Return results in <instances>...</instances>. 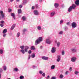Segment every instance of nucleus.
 <instances>
[{
    "instance_id": "nucleus-39",
    "label": "nucleus",
    "mask_w": 79,
    "mask_h": 79,
    "mask_svg": "<svg viewBox=\"0 0 79 79\" xmlns=\"http://www.w3.org/2000/svg\"><path fill=\"white\" fill-rule=\"evenodd\" d=\"M62 55H64V51H62Z\"/></svg>"
},
{
    "instance_id": "nucleus-59",
    "label": "nucleus",
    "mask_w": 79,
    "mask_h": 79,
    "mask_svg": "<svg viewBox=\"0 0 79 79\" xmlns=\"http://www.w3.org/2000/svg\"><path fill=\"white\" fill-rule=\"evenodd\" d=\"M10 1L11 2H12L13 1V0H10Z\"/></svg>"
},
{
    "instance_id": "nucleus-52",
    "label": "nucleus",
    "mask_w": 79,
    "mask_h": 79,
    "mask_svg": "<svg viewBox=\"0 0 79 79\" xmlns=\"http://www.w3.org/2000/svg\"><path fill=\"white\" fill-rule=\"evenodd\" d=\"M38 6H38V4H36L35 5V7L36 8H38Z\"/></svg>"
},
{
    "instance_id": "nucleus-13",
    "label": "nucleus",
    "mask_w": 79,
    "mask_h": 79,
    "mask_svg": "<svg viewBox=\"0 0 79 79\" xmlns=\"http://www.w3.org/2000/svg\"><path fill=\"white\" fill-rule=\"evenodd\" d=\"M11 15V16H12L13 17V18L14 19H16L15 18V13H11L10 14Z\"/></svg>"
},
{
    "instance_id": "nucleus-51",
    "label": "nucleus",
    "mask_w": 79,
    "mask_h": 79,
    "mask_svg": "<svg viewBox=\"0 0 79 79\" xmlns=\"http://www.w3.org/2000/svg\"><path fill=\"white\" fill-rule=\"evenodd\" d=\"M69 71H66L65 72V75H67V74H68V73H69Z\"/></svg>"
},
{
    "instance_id": "nucleus-53",
    "label": "nucleus",
    "mask_w": 79,
    "mask_h": 79,
    "mask_svg": "<svg viewBox=\"0 0 79 79\" xmlns=\"http://www.w3.org/2000/svg\"><path fill=\"white\" fill-rule=\"evenodd\" d=\"M6 34H4L3 35V36L4 37H5V36H6Z\"/></svg>"
},
{
    "instance_id": "nucleus-37",
    "label": "nucleus",
    "mask_w": 79,
    "mask_h": 79,
    "mask_svg": "<svg viewBox=\"0 0 79 79\" xmlns=\"http://www.w3.org/2000/svg\"><path fill=\"white\" fill-rule=\"evenodd\" d=\"M0 26L2 27H3L4 26V24H2V23H0Z\"/></svg>"
},
{
    "instance_id": "nucleus-12",
    "label": "nucleus",
    "mask_w": 79,
    "mask_h": 79,
    "mask_svg": "<svg viewBox=\"0 0 79 79\" xmlns=\"http://www.w3.org/2000/svg\"><path fill=\"white\" fill-rule=\"evenodd\" d=\"M15 26H16V24H13L10 28L11 30H13L15 27Z\"/></svg>"
},
{
    "instance_id": "nucleus-15",
    "label": "nucleus",
    "mask_w": 79,
    "mask_h": 79,
    "mask_svg": "<svg viewBox=\"0 0 79 79\" xmlns=\"http://www.w3.org/2000/svg\"><path fill=\"white\" fill-rule=\"evenodd\" d=\"M29 49V47L28 46H25V52H27V50Z\"/></svg>"
},
{
    "instance_id": "nucleus-41",
    "label": "nucleus",
    "mask_w": 79,
    "mask_h": 79,
    "mask_svg": "<svg viewBox=\"0 0 79 79\" xmlns=\"http://www.w3.org/2000/svg\"><path fill=\"white\" fill-rule=\"evenodd\" d=\"M63 23V20H61L60 21V24H62V23Z\"/></svg>"
},
{
    "instance_id": "nucleus-14",
    "label": "nucleus",
    "mask_w": 79,
    "mask_h": 79,
    "mask_svg": "<svg viewBox=\"0 0 79 79\" xmlns=\"http://www.w3.org/2000/svg\"><path fill=\"white\" fill-rule=\"evenodd\" d=\"M75 3L77 5H79V0H76V1L75 2Z\"/></svg>"
},
{
    "instance_id": "nucleus-34",
    "label": "nucleus",
    "mask_w": 79,
    "mask_h": 79,
    "mask_svg": "<svg viewBox=\"0 0 79 79\" xmlns=\"http://www.w3.org/2000/svg\"><path fill=\"white\" fill-rule=\"evenodd\" d=\"M37 29L38 30H40L41 29V27L40 26H38L37 27Z\"/></svg>"
},
{
    "instance_id": "nucleus-2",
    "label": "nucleus",
    "mask_w": 79,
    "mask_h": 79,
    "mask_svg": "<svg viewBox=\"0 0 79 79\" xmlns=\"http://www.w3.org/2000/svg\"><path fill=\"white\" fill-rule=\"evenodd\" d=\"M42 37H40L38 39L35 41V45H37V44H39L40 43V42L42 41Z\"/></svg>"
},
{
    "instance_id": "nucleus-48",
    "label": "nucleus",
    "mask_w": 79,
    "mask_h": 79,
    "mask_svg": "<svg viewBox=\"0 0 79 79\" xmlns=\"http://www.w3.org/2000/svg\"><path fill=\"white\" fill-rule=\"evenodd\" d=\"M31 55H29L28 56V59L29 60V59H30L31 58Z\"/></svg>"
},
{
    "instance_id": "nucleus-29",
    "label": "nucleus",
    "mask_w": 79,
    "mask_h": 79,
    "mask_svg": "<svg viewBox=\"0 0 79 79\" xmlns=\"http://www.w3.org/2000/svg\"><path fill=\"white\" fill-rule=\"evenodd\" d=\"M24 78V76H20L19 77L20 79H23Z\"/></svg>"
},
{
    "instance_id": "nucleus-38",
    "label": "nucleus",
    "mask_w": 79,
    "mask_h": 79,
    "mask_svg": "<svg viewBox=\"0 0 79 79\" xmlns=\"http://www.w3.org/2000/svg\"><path fill=\"white\" fill-rule=\"evenodd\" d=\"M11 11H12V10H11V9H8V12H10Z\"/></svg>"
},
{
    "instance_id": "nucleus-45",
    "label": "nucleus",
    "mask_w": 79,
    "mask_h": 79,
    "mask_svg": "<svg viewBox=\"0 0 79 79\" xmlns=\"http://www.w3.org/2000/svg\"><path fill=\"white\" fill-rule=\"evenodd\" d=\"M27 31V30H26V29H24L23 31V32H26Z\"/></svg>"
},
{
    "instance_id": "nucleus-58",
    "label": "nucleus",
    "mask_w": 79,
    "mask_h": 79,
    "mask_svg": "<svg viewBox=\"0 0 79 79\" xmlns=\"http://www.w3.org/2000/svg\"><path fill=\"white\" fill-rule=\"evenodd\" d=\"M42 2V0H40V2L41 3Z\"/></svg>"
},
{
    "instance_id": "nucleus-43",
    "label": "nucleus",
    "mask_w": 79,
    "mask_h": 79,
    "mask_svg": "<svg viewBox=\"0 0 79 79\" xmlns=\"http://www.w3.org/2000/svg\"><path fill=\"white\" fill-rule=\"evenodd\" d=\"M63 31H60V32H59V34H60V35L62 34H63Z\"/></svg>"
},
{
    "instance_id": "nucleus-4",
    "label": "nucleus",
    "mask_w": 79,
    "mask_h": 79,
    "mask_svg": "<svg viewBox=\"0 0 79 79\" xmlns=\"http://www.w3.org/2000/svg\"><path fill=\"white\" fill-rule=\"evenodd\" d=\"M76 60L77 58L76 57L73 56L71 58V60L72 62H76Z\"/></svg>"
},
{
    "instance_id": "nucleus-33",
    "label": "nucleus",
    "mask_w": 79,
    "mask_h": 79,
    "mask_svg": "<svg viewBox=\"0 0 79 79\" xmlns=\"http://www.w3.org/2000/svg\"><path fill=\"white\" fill-rule=\"evenodd\" d=\"M79 72H78L77 71H76L75 72V74L76 75H77V74H79Z\"/></svg>"
},
{
    "instance_id": "nucleus-17",
    "label": "nucleus",
    "mask_w": 79,
    "mask_h": 79,
    "mask_svg": "<svg viewBox=\"0 0 79 79\" xmlns=\"http://www.w3.org/2000/svg\"><path fill=\"white\" fill-rule=\"evenodd\" d=\"M35 47H34V46H33L31 47V50H35Z\"/></svg>"
},
{
    "instance_id": "nucleus-36",
    "label": "nucleus",
    "mask_w": 79,
    "mask_h": 79,
    "mask_svg": "<svg viewBox=\"0 0 79 79\" xmlns=\"http://www.w3.org/2000/svg\"><path fill=\"white\" fill-rule=\"evenodd\" d=\"M3 50L1 49H0V54H2L3 53Z\"/></svg>"
},
{
    "instance_id": "nucleus-60",
    "label": "nucleus",
    "mask_w": 79,
    "mask_h": 79,
    "mask_svg": "<svg viewBox=\"0 0 79 79\" xmlns=\"http://www.w3.org/2000/svg\"><path fill=\"white\" fill-rule=\"evenodd\" d=\"M33 68H35V66L34 65L33 66Z\"/></svg>"
},
{
    "instance_id": "nucleus-46",
    "label": "nucleus",
    "mask_w": 79,
    "mask_h": 79,
    "mask_svg": "<svg viewBox=\"0 0 79 79\" xmlns=\"http://www.w3.org/2000/svg\"><path fill=\"white\" fill-rule=\"evenodd\" d=\"M72 69H73V68H72V67H70L69 68V71H72Z\"/></svg>"
},
{
    "instance_id": "nucleus-1",
    "label": "nucleus",
    "mask_w": 79,
    "mask_h": 79,
    "mask_svg": "<svg viewBox=\"0 0 79 79\" xmlns=\"http://www.w3.org/2000/svg\"><path fill=\"white\" fill-rule=\"evenodd\" d=\"M76 7V5L75 4H73L72 6H70L69 8L68 9V11L69 12H71V11H72V9H75V8Z\"/></svg>"
},
{
    "instance_id": "nucleus-11",
    "label": "nucleus",
    "mask_w": 79,
    "mask_h": 79,
    "mask_svg": "<svg viewBox=\"0 0 79 79\" xmlns=\"http://www.w3.org/2000/svg\"><path fill=\"white\" fill-rule=\"evenodd\" d=\"M34 14L35 15H39V12L38 11L36 10H35L34 11Z\"/></svg>"
},
{
    "instance_id": "nucleus-32",
    "label": "nucleus",
    "mask_w": 79,
    "mask_h": 79,
    "mask_svg": "<svg viewBox=\"0 0 79 79\" xmlns=\"http://www.w3.org/2000/svg\"><path fill=\"white\" fill-rule=\"evenodd\" d=\"M60 77L61 79H62V78H63V74L60 75Z\"/></svg>"
},
{
    "instance_id": "nucleus-27",
    "label": "nucleus",
    "mask_w": 79,
    "mask_h": 79,
    "mask_svg": "<svg viewBox=\"0 0 79 79\" xmlns=\"http://www.w3.org/2000/svg\"><path fill=\"white\" fill-rule=\"evenodd\" d=\"M20 36V33L18 32L17 34V37H19Z\"/></svg>"
},
{
    "instance_id": "nucleus-16",
    "label": "nucleus",
    "mask_w": 79,
    "mask_h": 79,
    "mask_svg": "<svg viewBox=\"0 0 79 79\" xmlns=\"http://www.w3.org/2000/svg\"><path fill=\"white\" fill-rule=\"evenodd\" d=\"M18 14H21L22 13V11L21 9H19L18 10Z\"/></svg>"
},
{
    "instance_id": "nucleus-61",
    "label": "nucleus",
    "mask_w": 79,
    "mask_h": 79,
    "mask_svg": "<svg viewBox=\"0 0 79 79\" xmlns=\"http://www.w3.org/2000/svg\"><path fill=\"white\" fill-rule=\"evenodd\" d=\"M55 43H56V42H57V41H55Z\"/></svg>"
},
{
    "instance_id": "nucleus-8",
    "label": "nucleus",
    "mask_w": 79,
    "mask_h": 79,
    "mask_svg": "<svg viewBox=\"0 0 79 79\" xmlns=\"http://www.w3.org/2000/svg\"><path fill=\"white\" fill-rule=\"evenodd\" d=\"M46 43L48 44H50L51 43V41L50 40V38H48L46 39Z\"/></svg>"
},
{
    "instance_id": "nucleus-31",
    "label": "nucleus",
    "mask_w": 79,
    "mask_h": 79,
    "mask_svg": "<svg viewBox=\"0 0 79 79\" xmlns=\"http://www.w3.org/2000/svg\"><path fill=\"white\" fill-rule=\"evenodd\" d=\"M3 69L4 71H6V66H4L3 67Z\"/></svg>"
},
{
    "instance_id": "nucleus-26",
    "label": "nucleus",
    "mask_w": 79,
    "mask_h": 79,
    "mask_svg": "<svg viewBox=\"0 0 79 79\" xmlns=\"http://www.w3.org/2000/svg\"><path fill=\"white\" fill-rule=\"evenodd\" d=\"M20 51L22 53H23V54H24V53H25V52H24V51L23 49H21L20 50Z\"/></svg>"
},
{
    "instance_id": "nucleus-40",
    "label": "nucleus",
    "mask_w": 79,
    "mask_h": 79,
    "mask_svg": "<svg viewBox=\"0 0 79 79\" xmlns=\"http://www.w3.org/2000/svg\"><path fill=\"white\" fill-rule=\"evenodd\" d=\"M39 73L40 74H42V73H43V72H42V71L41 70H40L39 71Z\"/></svg>"
},
{
    "instance_id": "nucleus-64",
    "label": "nucleus",
    "mask_w": 79,
    "mask_h": 79,
    "mask_svg": "<svg viewBox=\"0 0 79 79\" xmlns=\"http://www.w3.org/2000/svg\"><path fill=\"white\" fill-rule=\"evenodd\" d=\"M16 8H18V6H16Z\"/></svg>"
},
{
    "instance_id": "nucleus-63",
    "label": "nucleus",
    "mask_w": 79,
    "mask_h": 79,
    "mask_svg": "<svg viewBox=\"0 0 79 79\" xmlns=\"http://www.w3.org/2000/svg\"><path fill=\"white\" fill-rule=\"evenodd\" d=\"M0 15H0V19H1V17H0Z\"/></svg>"
},
{
    "instance_id": "nucleus-49",
    "label": "nucleus",
    "mask_w": 79,
    "mask_h": 79,
    "mask_svg": "<svg viewBox=\"0 0 79 79\" xmlns=\"http://www.w3.org/2000/svg\"><path fill=\"white\" fill-rule=\"evenodd\" d=\"M31 53H32V51H31V50L29 51L28 53H29V54H31Z\"/></svg>"
},
{
    "instance_id": "nucleus-7",
    "label": "nucleus",
    "mask_w": 79,
    "mask_h": 79,
    "mask_svg": "<svg viewBox=\"0 0 79 79\" xmlns=\"http://www.w3.org/2000/svg\"><path fill=\"white\" fill-rule=\"evenodd\" d=\"M56 48H55V47H53L52 49V50H51V52H52V53H54L55 52H56Z\"/></svg>"
},
{
    "instance_id": "nucleus-10",
    "label": "nucleus",
    "mask_w": 79,
    "mask_h": 79,
    "mask_svg": "<svg viewBox=\"0 0 79 79\" xmlns=\"http://www.w3.org/2000/svg\"><path fill=\"white\" fill-rule=\"evenodd\" d=\"M42 58L43 60H48V57H45V56H42Z\"/></svg>"
},
{
    "instance_id": "nucleus-3",
    "label": "nucleus",
    "mask_w": 79,
    "mask_h": 79,
    "mask_svg": "<svg viewBox=\"0 0 79 79\" xmlns=\"http://www.w3.org/2000/svg\"><path fill=\"white\" fill-rule=\"evenodd\" d=\"M72 27L73 28H75L77 27V24L76 22H73L72 23Z\"/></svg>"
},
{
    "instance_id": "nucleus-50",
    "label": "nucleus",
    "mask_w": 79,
    "mask_h": 79,
    "mask_svg": "<svg viewBox=\"0 0 79 79\" xmlns=\"http://www.w3.org/2000/svg\"><path fill=\"white\" fill-rule=\"evenodd\" d=\"M49 78H50V76L49 75H48L46 77V79H49Z\"/></svg>"
},
{
    "instance_id": "nucleus-6",
    "label": "nucleus",
    "mask_w": 79,
    "mask_h": 79,
    "mask_svg": "<svg viewBox=\"0 0 79 79\" xmlns=\"http://www.w3.org/2000/svg\"><path fill=\"white\" fill-rule=\"evenodd\" d=\"M71 51L72 53H75L77 52V49L75 48H72L71 49Z\"/></svg>"
},
{
    "instance_id": "nucleus-30",
    "label": "nucleus",
    "mask_w": 79,
    "mask_h": 79,
    "mask_svg": "<svg viewBox=\"0 0 79 79\" xmlns=\"http://www.w3.org/2000/svg\"><path fill=\"white\" fill-rule=\"evenodd\" d=\"M18 68H15L14 69V71H15L16 72H17V71H18Z\"/></svg>"
},
{
    "instance_id": "nucleus-5",
    "label": "nucleus",
    "mask_w": 79,
    "mask_h": 79,
    "mask_svg": "<svg viewBox=\"0 0 79 79\" xmlns=\"http://www.w3.org/2000/svg\"><path fill=\"white\" fill-rule=\"evenodd\" d=\"M0 14L1 16H2V18H5V15L3 14V11L1 10L0 11Z\"/></svg>"
},
{
    "instance_id": "nucleus-28",
    "label": "nucleus",
    "mask_w": 79,
    "mask_h": 79,
    "mask_svg": "<svg viewBox=\"0 0 79 79\" xmlns=\"http://www.w3.org/2000/svg\"><path fill=\"white\" fill-rule=\"evenodd\" d=\"M0 24H5V22L3 20H2L0 22Z\"/></svg>"
},
{
    "instance_id": "nucleus-19",
    "label": "nucleus",
    "mask_w": 79,
    "mask_h": 79,
    "mask_svg": "<svg viewBox=\"0 0 79 79\" xmlns=\"http://www.w3.org/2000/svg\"><path fill=\"white\" fill-rule=\"evenodd\" d=\"M35 53H33V54H31V57L32 58H34L35 57Z\"/></svg>"
},
{
    "instance_id": "nucleus-23",
    "label": "nucleus",
    "mask_w": 79,
    "mask_h": 79,
    "mask_svg": "<svg viewBox=\"0 0 79 79\" xmlns=\"http://www.w3.org/2000/svg\"><path fill=\"white\" fill-rule=\"evenodd\" d=\"M59 5L58 3H55L54 6L56 8H57L58 6Z\"/></svg>"
},
{
    "instance_id": "nucleus-44",
    "label": "nucleus",
    "mask_w": 79,
    "mask_h": 79,
    "mask_svg": "<svg viewBox=\"0 0 79 79\" xmlns=\"http://www.w3.org/2000/svg\"><path fill=\"white\" fill-rule=\"evenodd\" d=\"M19 7L20 8H23V5H20V6H19Z\"/></svg>"
},
{
    "instance_id": "nucleus-62",
    "label": "nucleus",
    "mask_w": 79,
    "mask_h": 79,
    "mask_svg": "<svg viewBox=\"0 0 79 79\" xmlns=\"http://www.w3.org/2000/svg\"><path fill=\"white\" fill-rule=\"evenodd\" d=\"M42 46H40V48H42Z\"/></svg>"
},
{
    "instance_id": "nucleus-25",
    "label": "nucleus",
    "mask_w": 79,
    "mask_h": 79,
    "mask_svg": "<svg viewBox=\"0 0 79 79\" xmlns=\"http://www.w3.org/2000/svg\"><path fill=\"white\" fill-rule=\"evenodd\" d=\"M22 19L23 21H26V17H25V16H23L22 17Z\"/></svg>"
},
{
    "instance_id": "nucleus-54",
    "label": "nucleus",
    "mask_w": 79,
    "mask_h": 79,
    "mask_svg": "<svg viewBox=\"0 0 79 79\" xmlns=\"http://www.w3.org/2000/svg\"><path fill=\"white\" fill-rule=\"evenodd\" d=\"M70 23V22H68V23H67V25H69Z\"/></svg>"
},
{
    "instance_id": "nucleus-18",
    "label": "nucleus",
    "mask_w": 79,
    "mask_h": 79,
    "mask_svg": "<svg viewBox=\"0 0 79 79\" xmlns=\"http://www.w3.org/2000/svg\"><path fill=\"white\" fill-rule=\"evenodd\" d=\"M55 68V65H53L51 66V69H54Z\"/></svg>"
},
{
    "instance_id": "nucleus-21",
    "label": "nucleus",
    "mask_w": 79,
    "mask_h": 79,
    "mask_svg": "<svg viewBox=\"0 0 79 79\" xmlns=\"http://www.w3.org/2000/svg\"><path fill=\"white\" fill-rule=\"evenodd\" d=\"M55 12H53L51 13V16H53L55 15Z\"/></svg>"
},
{
    "instance_id": "nucleus-20",
    "label": "nucleus",
    "mask_w": 79,
    "mask_h": 79,
    "mask_svg": "<svg viewBox=\"0 0 79 79\" xmlns=\"http://www.w3.org/2000/svg\"><path fill=\"white\" fill-rule=\"evenodd\" d=\"M6 32H7V30L6 29H5L3 31V34H5Z\"/></svg>"
},
{
    "instance_id": "nucleus-57",
    "label": "nucleus",
    "mask_w": 79,
    "mask_h": 79,
    "mask_svg": "<svg viewBox=\"0 0 79 79\" xmlns=\"http://www.w3.org/2000/svg\"><path fill=\"white\" fill-rule=\"evenodd\" d=\"M35 7L34 6H32V9H34Z\"/></svg>"
},
{
    "instance_id": "nucleus-47",
    "label": "nucleus",
    "mask_w": 79,
    "mask_h": 79,
    "mask_svg": "<svg viewBox=\"0 0 79 79\" xmlns=\"http://www.w3.org/2000/svg\"><path fill=\"white\" fill-rule=\"evenodd\" d=\"M51 79H56V78L55 77H52Z\"/></svg>"
},
{
    "instance_id": "nucleus-56",
    "label": "nucleus",
    "mask_w": 79,
    "mask_h": 79,
    "mask_svg": "<svg viewBox=\"0 0 79 79\" xmlns=\"http://www.w3.org/2000/svg\"><path fill=\"white\" fill-rule=\"evenodd\" d=\"M20 0H16V2H19Z\"/></svg>"
},
{
    "instance_id": "nucleus-35",
    "label": "nucleus",
    "mask_w": 79,
    "mask_h": 79,
    "mask_svg": "<svg viewBox=\"0 0 79 79\" xmlns=\"http://www.w3.org/2000/svg\"><path fill=\"white\" fill-rule=\"evenodd\" d=\"M24 46H20V48L21 49H24Z\"/></svg>"
},
{
    "instance_id": "nucleus-9",
    "label": "nucleus",
    "mask_w": 79,
    "mask_h": 79,
    "mask_svg": "<svg viewBox=\"0 0 79 79\" xmlns=\"http://www.w3.org/2000/svg\"><path fill=\"white\" fill-rule=\"evenodd\" d=\"M56 60L57 62H59V61L61 60V56H57V59Z\"/></svg>"
},
{
    "instance_id": "nucleus-42",
    "label": "nucleus",
    "mask_w": 79,
    "mask_h": 79,
    "mask_svg": "<svg viewBox=\"0 0 79 79\" xmlns=\"http://www.w3.org/2000/svg\"><path fill=\"white\" fill-rule=\"evenodd\" d=\"M42 76L43 77H45V73H44L43 74H42Z\"/></svg>"
},
{
    "instance_id": "nucleus-22",
    "label": "nucleus",
    "mask_w": 79,
    "mask_h": 79,
    "mask_svg": "<svg viewBox=\"0 0 79 79\" xmlns=\"http://www.w3.org/2000/svg\"><path fill=\"white\" fill-rule=\"evenodd\" d=\"M27 3V0H23V5H25V4Z\"/></svg>"
},
{
    "instance_id": "nucleus-55",
    "label": "nucleus",
    "mask_w": 79,
    "mask_h": 79,
    "mask_svg": "<svg viewBox=\"0 0 79 79\" xmlns=\"http://www.w3.org/2000/svg\"><path fill=\"white\" fill-rule=\"evenodd\" d=\"M68 29V27H65V29L66 30Z\"/></svg>"
},
{
    "instance_id": "nucleus-24",
    "label": "nucleus",
    "mask_w": 79,
    "mask_h": 79,
    "mask_svg": "<svg viewBox=\"0 0 79 79\" xmlns=\"http://www.w3.org/2000/svg\"><path fill=\"white\" fill-rule=\"evenodd\" d=\"M60 42H58L57 44V47H60Z\"/></svg>"
}]
</instances>
